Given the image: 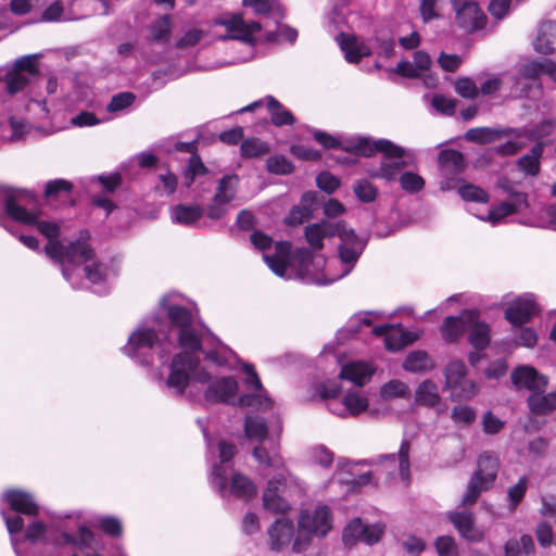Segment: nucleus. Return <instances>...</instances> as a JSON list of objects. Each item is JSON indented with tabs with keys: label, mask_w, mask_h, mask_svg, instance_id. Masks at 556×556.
Segmentation results:
<instances>
[{
	"label": "nucleus",
	"mask_w": 556,
	"mask_h": 556,
	"mask_svg": "<svg viewBox=\"0 0 556 556\" xmlns=\"http://www.w3.org/2000/svg\"><path fill=\"white\" fill-rule=\"evenodd\" d=\"M342 150L364 157H371L378 152L382 153L384 160L381 161L380 165L367 170L371 178H380L389 182L395 181L399 180L402 170L407 166V162L403 160L405 149L388 139L351 138L342 147Z\"/></svg>",
	"instance_id": "f257e3e1"
},
{
	"label": "nucleus",
	"mask_w": 556,
	"mask_h": 556,
	"mask_svg": "<svg viewBox=\"0 0 556 556\" xmlns=\"http://www.w3.org/2000/svg\"><path fill=\"white\" fill-rule=\"evenodd\" d=\"M155 326H140L128 338L127 344L123 348L126 355L141 365L148 366L153 363V355L156 353L160 359H164L168 354V348L172 342L165 336L161 339L159 336L160 323L155 318Z\"/></svg>",
	"instance_id": "f03ea898"
},
{
	"label": "nucleus",
	"mask_w": 556,
	"mask_h": 556,
	"mask_svg": "<svg viewBox=\"0 0 556 556\" xmlns=\"http://www.w3.org/2000/svg\"><path fill=\"white\" fill-rule=\"evenodd\" d=\"M173 330L177 331L178 345L190 352H200L202 339L200 331L194 326V316L186 306L168 303L163 298L160 303Z\"/></svg>",
	"instance_id": "7ed1b4c3"
},
{
	"label": "nucleus",
	"mask_w": 556,
	"mask_h": 556,
	"mask_svg": "<svg viewBox=\"0 0 556 556\" xmlns=\"http://www.w3.org/2000/svg\"><path fill=\"white\" fill-rule=\"evenodd\" d=\"M190 380L206 383L210 381V375L200 367L197 355L185 351L174 356L165 384L176 395H182Z\"/></svg>",
	"instance_id": "20e7f679"
},
{
	"label": "nucleus",
	"mask_w": 556,
	"mask_h": 556,
	"mask_svg": "<svg viewBox=\"0 0 556 556\" xmlns=\"http://www.w3.org/2000/svg\"><path fill=\"white\" fill-rule=\"evenodd\" d=\"M304 491V482L293 473L277 472L267 482L263 493V506L267 511L285 515L289 511L290 504L282 494H302Z\"/></svg>",
	"instance_id": "39448f33"
},
{
	"label": "nucleus",
	"mask_w": 556,
	"mask_h": 556,
	"mask_svg": "<svg viewBox=\"0 0 556 556\" xmlns=\"http://www.w3.org/2000/svg\"><path fill=\"white\" fill-rule=\"evenodd\" d=\"M542 74L541 59L529 60L517 64L511 72L505 73L504 84L509 86V92L514 99H525L535 90L541 93L542 85L539 78Z\"/></svg>",
	"instance_id": "423d86ee"
},
{
	"label": "nucleus",
	"mask_w": 556,
	"mask_h": 556,
	"mask_svg": "<svg viewBox=\"0 0 556 556\" xmlns=\"http://www.w3.org/2000/svg\"><path fill=\"white\" fill-rule=\"evenodd\" d=\"M331 528L332 515L328 506L320 505L313 510H303L299 518V533L293 542V552H304L309 545L311 536H325Z\"/></svg>",
	"instance_id": "0eeeda50"
},
{
	"label": "nucleus",
	"mask_w": 556,
	"mask_h": 556,
	"mask_svg": "<svg viewBox=\"0 0 556 556\" xmlns=\"http://www.w3.org/2000/svg\"><path fill=\"white\" fill-rule=\"evenodd\" d=\"M337 237L341 243L338 247V253L341 263L345 266L343 273L337 277L341 278L351 273L358 258L363 254L367 240L359 238L354 229L349 228L346 223L340 220V227L337 232ZM336 278H331L328 282L334 281Z\"/></svg>",
	"instance_id": "6e6552de"
},
{
	"label": "nucleus",
	"mask_w": 556,
	"mask_h": 556,
	"mask_svg": "<svg viewBox=\"0 0 556 556\" xmlns=\"http://www.w3.org/2000/svg\"><path fill=\"white\" fill-rule=\"evenodd\" d=\"M239 181L237 174L225 175L218 180L213 201L206 206L208 218L217 220L227 214L226 205L236 199Z\"/></svg>",
	"instance_id": "1a4fd4ad"
},
{
	"label": "nucleus",
	"mask_w": 556,
	"mask_h": 556,
	"mask_svg": "<svg viewBox=\"0 0 556 556\" xmlns=\"http://www.w3.org/2000/svg\"><path fill=\"white\" fill-rule=\"evenodd\" d=\"M39 75L36 55H24L17 59L13 67L4 75L7 91L15 94L26 88L33 78Z\"/></svg>",
	"instance_id": "9d476101"
},
{
	"label": "nucleus",
	"mask_w": 556,
	"mask_h": 556,
	"mask_svg": "<svg viewBox=\"0 0 556 556\" xmlns=\"http://www.w3.org/2000/svg\"><path fill=\"white\" fill-rule=\"evenodd\" d=\"M457 26L467 34L482 29L486 24V15L473 0H451Z\"/></svg>",
	"instance_id": "9b49d317"
},
{
	"label": "nucleus",
	"mask_w": 556,
	"mask_h": 556,
	"mask_svg": "<svg viewBox=\"0 0 556 556\" xmlns=\"http://www.w3.org/2000/svg\"><path fill=\"white\" fill-rule=\"evenodd\" d=\"M34 199L31 192L22 189H14L7 186H0V210L16 222H31L33 217L28 211L23 207L20 202L25 199ZM4 214L0 211V223L3 220Z\"/></svg>",
	"instance_id": "f8f14e48"
},
{
	"label": "nucleus",
	"mask_w": 556,
	"mask_h": 556,
	"mask_svg": "<svg viewBox=\"0 0 556 556\" xmlns=\"http://www.w3.org/2000/svg\"><path fill=\"white\" fill-rule=\"evenodd\" d=\"M217 24L225 26L227 34L220 36L222 40H239L245 43L254 45V35L262 29L260 22L252 21L245 22L241 13L229 14L219 21Z\"/></svg>",
	"instance_id": "ddd939ff"
},
{
	"label": "nucleus",
	"mask_w": 556,
	"mask_h": 556,
	"mask_svg": "<svg viewBox=\"0 0 556 556\" xmlns=\"http://www.w3.org/2000/svg\"><path fill=\"white\" fill-rule=\"evenodd\" d=\"M448 521L457 530L458 534L465 540L477 543L481 542L484 533L476 526L475 515L467 510L448 511L446 514Z\"/></svg>",
	"instance_id": "4468645a"
},
{
	"label": "nucleus",
	"mask_w": 556,
	"mask_h": 556,
	"mask_svg": "<svg viewBox=\"0 0 556 556\" xmlns=\"http://www.w3.org/2000/svg\"><path fill=\"white\" fill-rule=\"evenodd\" d=\"M513 384L517 388H525L533 393L545 392L548 380L547 377L538 372L531 366H519L510 375Z\"/></svg>",
	"instance_id": "2eb2a0df"
},
{
	"label": "nucleus",
	"mask_w": 556,
	"mask_h": 556,
	"mask_svg": "<svg viewBox=\"0 0 556 556\" xmlns=\"http://www.w3.org/2000/svg\"><path fill=\"white\" fill-rule=\"evenodd\" d=\"M538 313V306L530 294L516 299L506 309L505 318L515 327L529 323Z\"/></svg>",
	"instance_id": "dca6fc26"
},
{
	"label": "nucleus",
	"mask_w": 556,
	"mask_h": 556,
	"mask_svg": "<svg viewBox=\"0 0 556 556\" xmlns=\"http://www.w3.org/2000/svg\"><path fill=\"white\" fill-rule=\"evenodd\" d=\"M340 227L339 222L323 220L320 223L311 224L305 227L304 235L309 248L319 252L324 248V239L337 236Z\"/></svg>",
	"instance_id": "f3484780"
},
{
	"label": "nucleus",
	"mask_w": 556,
	"mask_h": 556,
	"mask_svg": "<svg viewBox=\"0 0 556 556\" xmlns=\"http://www.w3.org/2000/svg\"><path fill=\"white\" fill-rule=\"evenodd\" d=\"M478 316V311L466 309L457 317H446L441 326L442 337L446 342L456 341L467 330L468 324Z\"/></svg>",
	"instance_id": "a211bd4d"
},
{
	"label": "nucleus",
	"mask_w": 556,
	"mask_h": 556,
	"mask_svg": "<svg viewBox=\"0 0 556 556\" xmlns=\"http://www.w3.org/2000/svg\"><path fill=\"white\" fill-rule=\"evenodd\" d=\"M510 136L520 137L519 130L513 127H477L468 129L464 138L469 142L486 144Z\"/></svg>",
	"instance_id": "6ab92c4d"
},
{
	"label": "nucleus",
	"mask_w": 556,
	"mask_h": 556,
	"mask_svg": "<svg viewBox=\"0 0 556 556\" xmlns=\"http://www.w3.org/2000/svg\"><path fill=\"white\" fill-rule=\"evenodd\" d=\"M253 457L260 465L266 468L275 469L285 475L290 472L280 454V445L278 442H270V447H266L263 442H260V444L253 448Z\"/></svg>",
	"instance_id": "aec40b11"
},
{
	"label": "nucleus",
	"mask_w": 556,
	"mask_h": 556,
	"mask_svg": "<svg viewBox=\"0 0 556 556\" xmlns=\"http://www.w3.org/2000/svg\"><path fill=\"white\" fill-rule=\"evenodd\" d=\"M253 457L260 465L266 468L275 469L285 475L290 472L280 454V445L278 442H270V447H266L263 442H260V444L253 448Z\"/></svg>",
	"instance_id": "412c9836"
},
{
	"label": "nucleus",
	"mask_w": 556,
	"mask_h": 556,
	"mask_svg": "<svg viewBox=\"0 0 556 556\" xmlns=\"http://www.w3.org/2000/svg\"><path fill=\"white\" fill-rule=\"evenodd\" d=\"M271 551L279 552L290 544L294 536V525L289 518H278L268 529Z\"/></svg>",
	"instance_id": "4be33fe9"
},
{
	"label": "nucleus",
	"mask_w": 556,
	"mask_h": 556,
	"mask_svg": "<svg viewBox=\"0 0 556 556\" xmlns=\"http://www.w3.org/2000/svg\"><path fill=\"white\" fill-rule=\"evenodd\" d=\"M238 390V383L232 377H224L208 384L204 396L207 402L226 403L235 399Z\"/></svg>",
	"instance_id": "5701e85b"
},
{
	"label": "nucleus",
	"mask_w": 556,
	"mask_h": 556,
	"mask_svg": "<svg viewBox=\"0 0 556 556\" xmlns=\"http://www.w3.org/2000/svg\"><path fill=\"white\" fill-rule=\"evenodd\" d=\"M4 500L10 508L18 514L26 516H37L39 513L38 505L34 502L33 496L21 490H9L4 493Z\"/></svg>",
	"instance_id": "b1692460"
},
{
	"label": "nucleus",
	"mask_w": 556,
	"mask_h": 556,
	"mask_svg": "<svg viewBox=\"0 0 556 556\" xmlns=\"http://www.w3.org/2000/svg\"><path fill=\"white\" fill-rule=\"evenodd\" d=\"M438 161L441 173L446 178L462 174L466 167L464 154L454 149L441 151Z\"/></svg>",
	"instance_id": "393cba45"
},
{
	"label": "nucleus",
	"mask_w": 556,
	"mask_h": 556,
	"mask_svg": "<svg viewBox=\"0 0 556 556\" xmlns=\"http://www.w3.org/2000/svg\"><path fill=\"white\" fill-rule=\"evenodd\" d=\"M528 206L527 194H517L516 202H502L495 207L491 208L486 217H481L482 220H488L493 225L498 224L503 218L511 214L520 212Z\"/></svg>",
	"instance_id": "a878e982"
},
{
	"label": "nucleus",
	"mask_w": 556,
	"mask_h": 556,
	"mask_svg": "<svg viewBox=\"0 0 556 556\" xmlns=\"http://www.w3.org/2000/svg\"><path fill=\"white\" fill-rule=\"evenodd\" d=\"M556 22L545 21L540 25L539 34L534 40V50L542 54H553L556 51Z\"/></svg>",
	"instance_id": "bb28decb"
},
{
	"label": "nucleus",
	"mask_w": 556,
	"mask_h": 556,
	"mask_svg": "<svg viewBox=\"0 0 556 556\" xmlns=\"http://www.w3.org/2000/svg\"><path fill=\"white\" fill-rule=\"evenodd\" d=\"M500 467L498 457L491 452H483L478 458V468L472 476L493 485Z\"/></svg>",
	"instance_id": "cd10ccee"
},
{
	"label": "nucleus",
	"mask_w": 556,
	"mask_h": 556,
	"mask_svg": "<svg viewBox=\"0 0 556 556\" xmlns=\"http://www.w3.org/2000/svg\"><path fill=\"white\" fill-rule=\"evenodd\" d=\"M531 414L545 416L556 410V391L544 394V392L532 393L527 399Z\"/></svg>",
	"instance_id": "c85d7f7f"
},
{
	"label": "nucleus",
	"mask_w": 556,
	"mask_h": 556,
	"mask_svg": "<svg viewBox=\"0 0 556 556\" xmlns=\"http://www.w3.org/2000/svg\"><path fill=\"white\" fill-rule=\"evenodd\" d=\"M93 250L87 240L71 242L65 250V263L78 266L93 258Z\"/></svg>",
	"instance_id": "c756f323"
},
{
	"label": "nucleus",
	"mask_w": 556,
	"mask_h": 556,
	"mask_svg": "<svg viewBox=\"0 0 556 556\" xmlns=\"http://www.w3.org/2000/svg\"><path fill=\"white\" fill-rule=\"evenodd\" d=\"M544 143L536 142L530 150V152L521 156L517 161V167L520 172L529 176H536L540 173L541 163L540 160L543 155Z\"/></svg>",
	"instance_id": "7c9ffc66"
},
{
	"label": "nucleus",
	"mask_w": 556,
	"mask_h": 556,
	"mask_svg": "<svg viewBox=\"0 0 556 556\" xmlns=\"http://www.w3.org/2000/svg\"><path fill=\"white\" fill-rule=\"evenodd\" d=\"M469 331L468 340L478 351L484 350L490 343V327L483 321H479V316L467 326Z\"/></svg>",
	"instance_id": "2f4dec72"
},
{
	"label": "nucleus",
	"mask_w": 556,
	"mask_h": 556,
	"mask_svg": "<svg viewBox=\"0 0 556 556\" xmlns=\"http://www.w3.org/2000/svg\"><path fill=\"white\" fill-rule=\"evenodd\" d=\"M535 544L531 535L522 534L519 539L511 538L504 545V556H532Z\"/></svg>",
	"instance_id": "473e14b6"
},
{
	"label": "nucleus",
	"mask_w": 556,
	"mask_h": 556,
	"mask_svg": "<svg viewBox=\"0 0 556 556\" xmlns=\"http://www.w3.org/2000/svg\"><path fill=\"white\" fill-rule=\"evenodd\" d=\"M372 371L364 363H351L341 368L339 377L362 387L370 380Z\"/></svg>",
	"instance_id": "72a5a7b5"
},
{
	"label": "nucleus",
	"mask_w": 556,
	"mask_h": 556,
	"mask_svg": "<svg viewBox=\"0 0 556 556\" xmlns=\"http://www.w3.org/2000/svg\"><path fill=\"white\" fill-rule=\"evenodd\" d=\"M267 109L270 113L271 123L277 127L291 126L295 123L293 114L273 96L266 97Z\"/></svg>",
	"instance_id": "f704fd0d"
},
{
	"label": "nucleus",
	"mask_w": 556,
	"mask_h": 556,
	"mask_svg": "<svg viewBox=\"0 0 556 556\" xmlns=\"http://www.w3.org/2000/svg\"><path fill=\"white\" fill-rule=\"evenodd\" d=\"M434 367L433 359L426 351H413L406 356L403 368L410 372H426Z\"/></svg>",
	"instance_id": "c9c22d12"
},
{
	"label": "nucleus",
	"mask_w": 556,
	"mask_h": 556,
	"mask_svg": "<svg viewBox=\"0 0 556 556\" xmlns=\"http://www.w3.org/2000/svg\"><path fill=\"white\" fill-rule=\"evenodd\" d=\"M441 401L440 394L438 392V386L427 379L421 382L415 392V402L419 405L426 407H434Z\"/></svg>",
	"instance_id": "e433bc0d"
},
{
	"label": "nucleus",
	"mask_w": 556,
	"mask_h": 556,
	"mask_svg": "<svg viewBox=\"0 0 556 556\" xmlns=\"http://www.w3.org/2000/svg\"><path fill=\"white\" fill-rule=\"evenodd\" d=\"M204 214V208L199 205L178 204L173 208L172 218L174 222L182 225H192Z\"/></svg>",
	"instance_id": "4c0bfd02"
},
{
	"label": "nucleus",
	"mask_w": 556,
	"mask_h": 556,
	"mask_svg": "<svg viewBox=\"0 0 556 556\" xmlns=\"http://www.w3.org/2000/svg\"><path fill=\"white\" fill-rule=\"evenodd\" d=\"M311 248H298L293 253V260L300 264L301 268L309 271L311 265L316 268L326 265V258L323 254H315Z\"/></svg>",
	"instance_id": "58836bf2"
},
{
	"label": "nucleus",
	"mask_w": 556,
	"mask_h": 556,
	"mask_svg": "<svg viewBox=\"0 0 556 556\" xmlns=\"http://www.w3.org/2000/svg\"><path fill=\"white\" fill-rule=\"evenodd\" d=\"M230 493L236 497L249 500L256 495V486L247 476L235 473L231 478Z\"/></svg>",
	"instance_id": "ea45409f"
},
{
	"label": "nucleus",
	"mask_w": 556,
	"mask_h": 556,
	"mask_svg": "<svg viewBox=\"0 0 556 556\" xmlns=\"http://www.w3.org/2000/svg\"><path fill=\"white\" fill-rule=\"evenodd\" d=\"M244 433L250 440L263 442L268 434L266 420L260 416H247L244 421Z\"/></svg>",
	"instance_id": "a19ab883"
},
{
	"label": "nucleus",
	"mask_w": 556,
	"mask_h": 556,
	"mask_svg": "<svg viewBox=\"0 0 556 556\" xmlns=\"http://www.w3.org/2000/svg\"><path fill=\"white\" fill-rule=\"evenodd\" d=\"M556 128V121L553 118H546L541 121L540 123L526 127L523 129L522 136L531 141L541 142L542 139L551 136ZM519 134H521L519 131ZM521 137V135H520Z\"/></svg>",
	"instance_id": "79ce46f5"
},
{
	"label": "nucleus",
	"mask_w": 556,
	"mask_h": 556,
	"mask_svg": "<svg viewBox=\"0 0 556 556\" xmlns=\"http://www.w3.org/2000/svg\"><path fill=\"white\" fill-rule=\"evenodd\" d=\"M242 5L251 8L256 15L282 16V8L277 0H242Z\"/></svg>",
	"instance_id": "37998d69"
},
{
	"label": "nucleus",
	"mask_w": 556,
	"mask_h": 556,
	"mask_svg": "<svg viewBox=\"0 0 556 556\" xmlns=\"http://www.w3.org/2000/svg\"><path fill=\"white\" fill-rule=\"evenodd\" d=\"M491 486L492 485L486 484L485 481H482V480L478 479L477 477L471 476V478L467 484L466 492L463 495L462 505L463 506L473 505L478 501L480 494L483 491H488Z\"/></svg>",
	"instance_id": "c03bdc74"
},
{
	"label": "nucleus",
	"mask_w": 556,
	"mask_h": 556,
	"mask_svg": "<svg viewBox=\"0 0 556 556\" xmlns=\"http://www.w3.org/2000/svg\"><path fill=\"white\" fill-rule=\"evenodd\" d=\"M491 486L492 485L486 484L485 481H482V480L478 479L477 477L471 476V478L467 484L466 492L463 495L462 505L463 506L473 505L478 501L480 494L483 491H488Z\"/></svg>",
	"instance_id": "a18cd8bd"
},
{
	"label": "nucleus",
	"mask_w": 556,
	"mask_h": 556,
	"mask_svg": "<svg viewBox=\"0 0 556 556\" xmlns=\"http://www.w3.org/2000/svg\"><path fill=\"white\" fill-rule=\"evenodd\" d=\"M65 250H66V247H64L58 240L49 241L47 243V245L45 247V252H46L47 256H49L55 263L62 265L63 277L66 280H70L71 271H70L68 266L64 264L65 263Z\"/></svg>",
	"instance_id": "49530a36"
},
{
	"label": "nucleus",
	"mask_w": 556,
	"mask_h": 556,
	"mask_svg": "<svg viewBox=\"0 0 556 556\" xmlns=\"http://www.w3.org/2000/svg\"><path fill=\"white\" fill-rule=\"evenodd\" d=\"M445 386L444 389H448L455 386L458 381L463 380L467 376V368L464 362L459 359L451 361L444 370Z\"/></svg>",
	"instance_id": "de8ad7c7"
},
{
	"label": "nucleus",
	"mask_w": 556,
	"mask_h": 556,
	"mask_svg": "<svg viewBox=\"0 0 556 556\" xmlns=\"http://www.w3.org/2000/svg\"><path fill=\"white\" fill-rule=\"evenodd\" d=\"M368 525L363 523L359 518L353 519L343 530V542L348 546H352L356 542H363V535Z\"/></svg>",
	"instance_id": "09e8293b"
},
{
	"label": "nucleus",
	"mask_w": 556,
	"mask_h": 556,
	"mask_svg": "<svg viewBox=\"0 0 556 556\" xmlns=\"http://www.w3.org/2000/svg\"><path fill=\"white\" fill-rule=\"evenodd\" d=\"M447 390L451 392L452 400L466 401L475 396L477 393V386L472 380L466 377Z\"/></svg>",
	"instance_id": "8fccbe9b"
},
{
	"label": "nucleus",
	"mask_w": 556,
	"mask_h": 556,
	"mask_svg": "<svg viewBox=\"0 0 556 556\" xmlns=\"http://www.w3.org/2000/svg\"><path fill=\"white\" fill-rule=\"evenodd\" d=\"M529 486V479L527 476L519 478L518 482L507 490L508 507L511 511L516 510L517 506L522 502Z\"/></svg>",
	"instance_id": "3c124183"
},
{
	"label": "nucleus",
	"mask_w": 556,
	"mask_h": 556,
	"mask_svg": "<svg viewBox=\"0 0 556 556\" xmlns=\"http://www.w3.org/2000/svg\"><path fill=\"white\" fill-rule=\"evenodd\" d=\"M338 42L341 50L344 52V58L349 63L357 64L359 62L358 43L352 36L341 33L338 37Z\"/></svg>",
	"instance_id": "603ef678"
},
{
	"label": "nucleus",
	"mask_w": 556,
	"mask_h": 556,
	"mask_svg": "<svg viewBox=\"0 0 556 556\" xmlns=\"http://www.w3.org/2000/svg\"><path fill=\"white\" fill-rule=\"evenodd\" d=\"M241 155L243 157H258L269 152V147L265 141L257 138H249L241 142Z\"/></svg>",
	"instance_id": "864d4df0"
},
{
	"label": "nucleus",
	"mask_w": 556,
	"mask_h": 556,
	"mask_svg": "<svg viewBox=\"0 0 556 556\" xmlns=\"http://www.w3.org/2000/svg\"><path fill=\"white\" fill-rule=\"evenodd\" d=\"M273 401L266 393L243 394L238 399V406L254 407L255 409H268L271 407Z\"/></svg>",
	"instance_id": "5fc2aeb1"
},
{
	"label": "nucleus",
	"mask_w": 556,
	"mask_h": 556,
	"mask_svg": "<svg viewBox=\"0 0 556 556\" xmlns=\"http://www.w3.org/2000/svg\"><path fill=\"white\" fill-rule=\"evenodd\" d=\"M343 405L346 415L357 416L368 407V400L356 392H348L343 397Z\"/></svg>",
	"instance_id": "6e6d98bb"
},
{
	"label": "nucleus",
	"mask_w": 556,
	"mask_h": 556,
	"mask_svg": "<svg viewBox=\"0 0 556 556\" xmlns=\"http://www.w3.org/2000/svg\"><path fill=\"white\" fill-rule=\"evenodd\" d=\"M458 193L463 200L468 202L486 203L489 202L490 199L486 191L472 184H466L460 186L458 189Z\"/></svg>",
	"instance_id": "4d7b16f0"
},
{
	"label": "nucleus",
	"mask_w": 556,
	"mask_h": 556,
	"mask_svg": "<svg viewBox=\"0 0 556 556\" xmlns=\"http://www.w3.org/2000/svg\"><path fill=\"white\" fill-rule=\"evenodd\" d=\"M357 199L364 203H371L376 200L378 189L367 179L357 180L353 186Z\"/></svg>",
	"instance_id": "13d9d810"
},
{
	"label": "nucleus",
	"mask_w": 556,
	"mask_h": 556,
	"mask_svg": "<svg viewBox=\"0 0 556 556\" xmlns=\"http://www.w3.org/2000/svg\"><path fill=\"white\" fill-rule=\"evenodd\" d=\"M399 182L401 188L408 193H417L425 187L424 178L413 172L402 173Z\"/></svg>",
	"instance_id": "bf43d9fd"
},
{
	"label": "nucleus",
	"mask_w": 556,
	"mask_h": 556,
	"mask_svg": "<svg viewBox=\"0 0 556 556\" xmlns=\"http://www.w3.org/2000/svg\"><path fill=\"white\" fill-rule=\"evenodd\" d=\"M74 189V185L62 178L50 180L46 184L45 197L47 199H55L63 193H71Z\"/></svg>",
	"instance_id": "052dcab7"
},
{
	"label": "nucleus",
	"mask_w": 556,
	"mask_h": 556,
	"mask_svg": "<svg viewBox=\"0 0 556 556\" xmlns=\"http://www.w3.org/2000/svg\"><path fill=\"white\" fill-rule=\"evenodd\" d=\"M292 163L283 155L270 156L266 161V169L276 175H288L293 172Z\"/></svg>",
	"instance_id": "680f3d73"
},
{
	"label": "nucleus",
	"mask_w": 556,
	"mask_h": 556,
	"mask_svg": "<svg viewBox=\"0 0 556 556\" xmlns=\"http://www.w3.org/2000/svg\"><path fill=\"white\" fill-rule=\"evenodd\" d=\"M28 214L33 217L31 222H22L26 225H33L36 226L37 229L42 233L46 238L49 239V241L56 240L60 235V228L55 223L45 222V220H38L37 216L30 212Z\"/></svg>",
	"instance_id": "e2e57ef3"
},
{
	"label": "nucleus",
	"mask_w": 556,
	"mask_h": 556,
	"mask_svg": "<svg viewBox=\"0 0 556 556\" xmlns=\"http://www.w3.org/2000/svg\"><path fill=\"white\" fill-rule=\"evenodd\" d=\"M408 394V386L400 380H391L381 388V395L384 399L405 397Z\"/></svg>",
	"instance_id": "0e129e2a"
},
{
	"label": "nucleus",
	"mask_w": 556,
	"mask_h": 556,
	"mask_svg": "<svg viewBox=\"0 0 556 556\" xmlns=\"http://www.w3.org/2000/svg\"><path fill=\"white\" fill-rule=\"evenodd\" d=\"M150 30L153 40L162 41L167 39L170 34V17L163 15L151 25Z\"/></svg>",
	"instance_id": "69168bd1"
},
{
	"label": "nucleus",
	"mask_w": 556,
	"mask_h": 556,
	"mask_svg": "<svg viewBox=\"0 0 556 556\" xmlns=\"http://www.w3.org/2000/svg\"><path fill=\"white\" fill-rule=\"evenodd\" d=\"M136 100V96L132 92H119L112 97L110 103L106 106L108 112H118L130 106Z\"/></svg>",
	"instance_id": "338daca9"
},
{
	"label": "nucleus",
	"mask_w": 556,
	"mask_h": 556,
	"mask_svg": "<svg viewBox=\"0 0 556 556\" xmlns=\"http://www.w3.org/2000/svg\"><path fill=\"white\" fill-rule=\"evenodd\" d=\"M99 527L111 538H118L123 533V526L118 518L114 516H105L99 519Z\"/></svg>",
	"instance_id": "774afa93"
}]
</instances>
